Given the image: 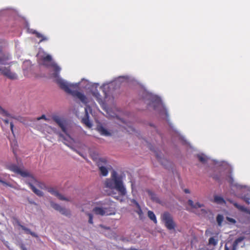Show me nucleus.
<instances>
[{"instance_id": "obj_1", "label": "nucleus", "mask_w": 250, "mask_h": 250, "mask_svg": "<svg viewBox=\"0 0 250 250\" xmlns=\"http://www.w3.org/2000/svg\"><path fill=\"white\" fill-rule=\"evenodd\" d=\"M125 175L124 173L117 172L113 170L111 174L110 178L105 179L104 185L106 188L111 189H115L118 192V195L114 192L111 195L116 199L119 200L121 197L126 194L127 191L124 183V180Z\"/></svg>"}, {"instance_id": "obj_2", "label": "nucleus", "mask_w": 250, "mask_h": 250, "mask_svg": "<svg viewBox=\"0 0 250 250\" xmlns=\"http://www.w3.org/2000/svg\"><path fill=\"white\" fill-rule=\"evenodd\" d=\"M214 163L217 167H219L220 169L219 175L216 174H213L212 175V177L214 179L218 180L220 177L225 175L227 177V180L232 187H235L237 189L242 190V191H247L250 192V187L240 185L235 182L233 178L230 175L232 171L231 167L227 162L214 161Z\"/></svg>"}, {"instance_id": "obj_3", "label": "nucleus", "mask_w": 250, "mask_h": 250, "mask_svg": "<svg viewBox=\"0 0 250 250\" xmlns=\"http://www.w3.org/2000/svg\"><path fill=\"white\" fill-rule=\"evenodd\" d=\"M57 83L61 88L64 90L66 93L71 94L74 97L77 98L84 104L87 103L86 97L83 93L77 90L79 87V83L75 84L67 83L62 79H58Z\"/></svg>"}, {"instance_id": "obj_4", "label": "nucleus", "mask_w": 250, "mask_h": 250, "mask_svg": "<svg viewBox=\"0 0 250 250\" xmlns=\"http://www.w3.org/2000/svg\"><path fill=\"white\" fill-rule=\"evenodd\" d=\"M8 169L11 171L20 174L23 177H27L26 183L29 185L32 191L38 196L42 197L43 195V193L42 191L38 189L34 186L33 184H36L38 181L34 178V177L30 174V173L26 170H24L22 168L19 167L15 165L11 164L8 166Z\"/></svg>"}, {"instance_id": "obj_5", "label": "nucleus", "mask_w": 250, "mask_h": 250, "mask_svg": "<svg viewBox=\"0 0 250 250\" xmlns=\"http://www.w3.org/2000/svg\"><path fill=\"white\" fill-rule=\"evenodd\" d=\"M39 63L41 65L45 66L49 68L51 67L53 69V73L52 74L53 77L60 79L59 78V75L61 71V68L57 63L52 61V58L51 55L49 54H44L40 57Z\"/></svg>"}, {"instance_id": "obj_6", "label": "nucleus", "mask_w": 250, "mask_h": 250, "mask_svg": "<svg viewBox=\"0 0 250 250\" xmlns=\"http://www.w3.org/2000/svg\"><path fill=\"white\" fill-rule=\"evenodd\" d=\"M111 203L107 201L101 204L100 206L96 207L93 208V212L97 215L101 216L110 215L114 214L115 213L111 207Z\"/></svg>"}, {"instance_id": "obj_7", "label": "nucleus", "mask_w": 250, "mask_h": 250, "mask_svg": "<svg viewBox=\"0 0 250 250\" xmlns=\"http://www.w3.org/2000/svg\"><path fill=\"white\" fill-rule=\"evenodd\" d=\"M9 60V57L7 55H3L0 57V65L7 64V61ZM0 72L4 76L7 77L10 79L15 80L17 78V75L11 71L10 67H4L1 68L0 67Z\"/></svg>"}, {"instance_id": "obj_8", "label": "nucleus", "mask_w": 250, "mask_h": 250, "mask_svg": "<svg viewBox=\"0 0 250 250\" xmlns=\"http://www.w3.org/2000/svg\"><path fill=\"white\" fill-rule=\"evenodd\" d=\"M94 159L96 161V165L99 167L101 174L103 176H106L108 173V170L110 169L111 166L108 163L105 158H100Z\"/></svg>"}, {"instance_id": "obj_9", "label": "nucleus", "mask_w": 250, "mask_h": 250, "mask_svg": "<svg viewBox=\"0 0 250 250\" xmlns=\"http://www.w3.org/2000/svg\"><path fill=\"white\" fill-rule=\"evenodd\" d=\"M162 220L165 224L166 227L169 230L174 229L175 224L173 220V218L171 215L165 212L162 215Z\"/></svg>"}, {"instance_id": "obj_10", "label": "nucleus", "mask_w": 250, "mask_h": 250, "mask_svg": "<svg viewBox=\"0 0 250 250\" xmlns=\"http://www.w3.org/2000/svg\"><path fill=\"white\" fill-rule=\"evenodd\" d=\"M150 100L154 109H166L165 104L159 97L152 96L150 98Z\"/></svg>"}, {"instance_id": "obj_11", "label": "nucleus", "mask_w": 250, "mask_h": 250, "mask_svg": "<svg viewBox=\"0 0 250 250\" xmlns=\"http://www.w3.org/2000/svg\"><path fill=\"white\" fill-rule=\"evenodd\" d=\"M154 153L157 160L163 166L168 168L169 166L170 165V162L167 160L164 154L158 150H154Z\"/></svg>"}, {"instance_id": "obj_12", "label": "nucleus", "mask_w": 250, "mask_h": 250, "mask_svg": "<svg viewBox=\"0 0 250 250\" xmlns=\"http://www.w3.org/2000/svg\"><path fill=\"white\" fill-rule=\"evenodd\" d=\"M52 118L53 120L60 126L62 131L67 134L66 129L65 127V125L66 123V120L64 118L57 115H53L52 116Z\"/></svg>"}, {"instance_id": "obj_13", "label": "nucleus", "mask_w": 250, "mask_h": 250, "mask_svg": "<svg viewBox=\"0 0 250 250\" xmlns=\"http://www.w3.org/2000/svg\"><path fill=\"white\" fill-rule=\"evenodd\" d=\"M48 191L50 192L51 194L57 197L58 199H59L61 200L66 201H70V200L68 198L64 197L56 189L53 188H48Z\"/></svg>"}, {"instance_id": "obj_14", "label": "nucleus", "mask_w": 250, "mask_h": 250, "mask_svg": "<svg viewBox=\"0 0 250 250\" xmlns=\"http://www.w3.org/2000/svg\"><path fill=\"white\" fill-rule=\"evenodd\" d=\"M97 128L98 132L103 136H109L111 135V133L109 131L101 125H98Z\"/></svg>"}, {"instance_id": "obj_15", "label": "nucleus", "mask_w": 250, "mask_h": 250, "mask_svg": "<svg viewBox=\"0 0 250 250\" xmlns=\"http://www.w3.org/2000/svg\"><path fill=\"white\" fill-rule=\"evenodd\" d=\"M88 110H85V115L84 117L82 118V122L86 126L90 128L92 126V125L90 122L89 120V116L88 115Z\"/></svg>"}, {"instance_id": "obj_16", "label": "nucleus", "mask_w": 250, "mask_h": 250, "mask_svg": "<svg viewBox=\"0 0 250 250\" xmlns=\"http://www.w3.org/2000/svg\"><path fill=\"white\" fill-rule=\"evenodd\" d=\"M197 158L200 162L203 164H206L209 160V159L204 154H199L197 155Z\"/></svg>"}, {"instance_id": "obj_17", "label": "nucleus", "mask_w": 250, "mask_h": 250, "mask_svg": "<svg viewBox=\"0 0 250 250\" xmlns=\"http://www.w3.org/2000/svg\"><path fill=\"white\" fill-rule=\"evenodd\" d=\"M188 204L192 208H201L204 207V205L203 204H201L199 202H197L196 203H194V202L191 200H188Z\"/></svg>"}, {"instance_id": "obj_18", "label": "nucleus", "mask_w": 250, "mask_h": 250, "mask_svg": "<svg viewBox=\"0 0 250 250\" xmlns=\"http://www.w3.org/2000/svg\"><path fill=\"white\" fill-rule=\"evenodd\" d=\"M169 125L170 127L173 129V130L175 132V135L179 138V140H180L183 143H184L186 144H188L187 141L185 140V137L182 136L179 132L175 130L173 128V126L171 124H169Z\"/></svg>"}, {"instance_id": "obj_19", "label": "nucleus", "mask_w": 250, "mask_h": 250, "mask_svg": "<svg viewBox=\"0 0 250 250\" xmlns=\"http://www.w3.org/2000/svg\"><path fill=\"white\" fill-rule=\"evenodd\" d=\"M33 34H35L36 37H37L38 38H41V40H40V42H39V43H40L42 42L46 41L48 40L47 37L44 36V35H42V34H41L40 33H39L36 31H35L33 32Z\"/></svg>"}, {"instance_id": "obj_20", "label": "nucleus", "mask_w": 250, "mask_h": 250, "mask_svg": "<svg viewBox=\"0 0 250 250\" xmlns=\"http://www.w3.org/2000/svg\"><path fill=\"white\" fill-rule=\"evenodd\" d=\"M131 202L133 204H134V205H135V206H136L137 209V210H136V212L138 214V215L140 216V217H141V215L142 214H143V212H142V210L141 208V207L139 205V204H138V203L134 199H132L131 200Z\"/></svg>"}, {"instance_id": "obj_21", "label": "nucleus", "mask_w": 250, "mask_h": 250, "mask_svg": "<svg viewBox=\"0 0 250 250\" xmlns=\"http://www.w3.org/2000/svg\"><path fill=\"white\" fill-rule=\"evenodd\" d=\"M214 201L218 204H223L225 203L224 199L221 196L215 195L214 197Z\"/></svg>"}, {"instance_id": "obj_22", "label": "nucleus", "mask_w": 250, "mask_h": 250, "mask_svg": "<svg viewBox=\"0 0 250 250\" xmlns=\"http://www.w3.org/2000/svg\"><path fill=\"white\" fill-rule=\"evenodd\" d=\"M59 212L67 217H70L71 216V212L70 210L63 207L62 208Z\"/></svg>"}, {"instance_id": "obj_23", "label": "nucleus", "mask_w": 250, "mask_h": 250, "mask_svg": "<svg viewBox=\"0 0 250 250\" xmlns=\"http://www.w3.org/2000/svg\"><path fill=\"white\" fill-rule=\"evenodd\" d=\"M92 95L93 96H94L96 98L98 102L100 104H102L104 103L103 100L102 98H101V96H100V94L97 91H94L92 92Z\"/></svg>"}, {"instance_id": "obj_24", "label": "nucleus", "mask_w": 250, "mask_h": 250, "mask_svg": "<svg viewBox=\"0 0 250 250\" xmlns=\"http://www.w3.org/2000/svg\"><path fill=\"white\" fill-rule=\"evenodd\" d=\"M148 216L155 223H157V219L155 216V215L152 211H148Z\"/></svg>"}, {"instance_id": "obj_25", "label": "nucleus", "mask_w": 250, "mask_h": 250, "mask_svg": "<svg viewBox=\"0 0 250 250\" xmlns=\"http://www.w3.org/2000/svg\"><path fill=\"white\" fill-rule=\"evenodd\" d=\"M218 240L217 239H215L214 237H210L208 240V244L210 245H212L213 246H215L218 244Z\"/></svg>"}, {"instance_id": "obj_26", "label": "nucleus", "mask_w": 250, "mask_h": 250, "mask_svg": "<svg viewBox=\"0 0 250 250\" xmlns=\"http://www.w3.org/2000/svg\"><path fill=\"white\" fill-rule=\"evenodd\" d=\"M50 205L52 208H53L54 209L58 211L59 212H60L62 208V207L60 205L52 202H51Z\"/></svg>"}, {"instance_id": "obj_27", "label": "nucleus", "mask_w": 250, "mask_h": 250, "mask_svg": "<svg viewBox=\"0 0 250 250\" xmlns=\"http://www.w3.org/2000/svg\"><path fill=\"white\" fill-rule=\"evenodd\" d=\"M224 220V216L221 214H218L216 217V221L219 226H222V223Z\"/></svg>"}, {"instance_id": "obj_28", "label": "nucleus", "mask_w": 250, "mask_h": 250, "mask_svg": "<svg viewBox=\"0 0 250 250\" xmlns=\"http://www.w3.org/2000/svg\"><path fill=\"white\" fill-rule=\"evenodd\" d=\"M148 194L149 196L151 197V199L156 202L159 201L158 198L157 197L156 195L153 193L152 191L148 190Z\"/></svg>"}, {"instance_id": "obj_29", "label": "nucleus", "mask_w": 250, "mask_h": 250, "mask_svg": "<svg viewBox=\"0 0 250 250\" xmlns=\"http://www.w3.org/2000/svg\"><path fill=\"white\" fill-rule=\"evenodd\" d=\"M244 239V237L241 236L237 238L233 243V247H237L239 243L241 242Z\"/></svg>"}, {"instance_id": "obj_30", "label": "nucleus", "mask_w": 250, "mask_h": 250, "mask_svg": "<svg viewBox=\"0 0 250 250\" xmlns=\"http://www.w3.org/2000/svg\"><path fill=\"white\" fill-rule=\"evenodd\" d=\"M233 205L236 208H237L239 210L245 212L247 211V209L244 206L239 205L237 203H234Z\"/></svg>"}, {"instance_id": "obj_31", "label": "nucleus", "mask_w": 250, "mask_h": 250, "mask_svg": "<svg viewBox=\"0 0 250 250\" xmlns=\"http://www.w3.org/2000/svg\"><path fill=\"white\" fill-rule=\"evenodd\" d=\"M242 198L247 204H250V195H249L248 193L247 195L245 194L242 196Z\"/></svg>"}, {"instance_id": "obj_32", "label": "nucleus", "mask_w": 250, "mask_h": 250, "mask_svg": "<svg viewBox=\"0 0 250 250\" xmlns=\"http://www.w3.org/2000/svg\"><path fill=\"white\" fill-rule=\"evenodd\" d=\"M0 114L2 117H11L10 114L7 112V110H0Z\"/></svg>"}, {"instance_id": "obj_33", "label": "nucleus", "mask_w": 250, "mask_h": 250, "mask_svg": "<svg viewBox=\"0 0 250 250\" xmlns=\"http://www.w3.org/2000/svg\"><path fill=\"white\" fill-rule=\"evenodd\" d=\"M104 111L106 113V116H107V115H108L109 118H112V117H114V115L111 114H113L112 112L113 110H104Z\"/></svg>"}, {"instance_id": "obj_34", "label": "nucleus", "mask_w": 250, "mask_h": 250, "mask_svg": "<svg viewBox=\"0 0 250 250\" xmlns=\"http://www.w3.org/2000/svg\"><path fill=\"white\" fill-rule=\"evenodd\" d=\"M226 219L228 222H229L231 224H234L236 223L235 220L233 218L229 217H227Z\"/></svg>"}, {"instance_id": "obj_35", "label": "nucleus", "mask_w": 250, "mask_h": 250, "mask_svg": "<svg viewBox=\"0 0 250 250\" xmlns=\"http://www.w3.org/2000/svg\"><path fill=\"white\" fill-rule=\"evenodd\" d=\"M87 215L88 216L89 219H88V222L90 224H93V215L92 214L87 213Z\"/></svg>"}, {"instance_id": "obj_36", "label": "nucleus", "mask_w": 250, "mask_h": 250, "mask_svg": "<svg viewBox=\"0 0 250 250\" xmlns=\"http://www.w3.org/2000/svg\"><path fill=\"white\" fill-rule=\"evenodd\" d=\"M0 183L5 186L13 187L11 185L0 179Z\"/></svg>"}, {"instance_id": "obj_37", "label": "nucleus", "mask_w": 250, "mask_h": 250, "mask_svg": "<svg viewBox=\"0 0 250 250\" xmlns=\"http://www.w3.org/2000/svg\"><path fill=\"white\" fill-rule=\"evenodd\" d=\"M21 228L25 231V232L27 234H29V233L31 231V230L27 228H26L25 227L23 226H22L21 225Z\"/></svg>"}, {"instance_id": "obj_38", "label": "nucleus", "mask_w": 250, "mask_h": 250, "mask_svg": "<svg viewBox=\"0 0 250 250\" xmlns=\"http://www.w3.org/2000/svg\"><path fill=\"white\" fill-rule=\"evenodd\" d=\"M92 159L96 163V161L94 159V158H96V159H100V158H103V157H100L98 156V155L96 153H93L92 154Z\"/></svg>"}, {"instance_id": "obj_39", "label": "nucleus", "mask_w": 250, "mask_h": 250, "mask_svg": "<svg viewBox=\"0 0 250 250\" xmlns=\"http://www.w3.org/2000/svg\"><path fill=\"white\" fill-rule=\"evenodd\" d=\"M13 128H14V125H13V124L12 122H11L10 123V129H11V130L12 131V134L14 135V132Z\"/></svg>"}, {"instance_id": "obj_40", "label": "nucleus", "mask_w": 250, "mask_h": 250, "mask_svg": "<svg viewBox=\"0 0 250 250\" xmlns=\"http://www.w3.org/2000/svg\"><path fill=\"white\" fill-rule=\"evenodd\" d=\"M41 119H44L46 121H48V119H47L44 115H42L41 117L38 118V120H40Z\"/></svg>"}, {"instance_id": "obj_41", "label": "nucleus", "mask_w": 250, "mask_h": 250, "mask_svg": "<svg viewBox=\"0 0 250 250\" xmlns=\"http://www.w3.org/2000/svg\"><path fill=\"white\" fill-rule=\"evenodd\" d=\"M30 234H31L32 236L34 237H36L37 238L38 236V235L35 233V232H32V231H30V232L29 233Z\"/></svg>"}, {"instance_id": "obj_42", "label": "nucleus", "mask_w": 250, "mask_h": 250, "mask_svg": "<svg viewBox=\"0 0 250 250\" xmlns=\"http://www.w3.org/2000/svg\"><path fill=\"white\" fill-rule=\"evenodd\" d=\"M128 129L126 128V129L127 130V131L131 132V131H133L134 130V129L132 127H131L130 126H128Z\"/></svg>"}, {"instance_id": "obj_43", "label": "nucleus", "mask_w": 250, "mask_h": 250, "mask_svg": "<svg viewBox=\"0 0 250 250\" xmlns=\"http://www.w3.org/2000/svg\"><path fill=\"white\" fill-rule=\"evenodd\" d=\"M162 112L161 113L162 114H164L165 115L166 117L167 118L168 116L167 113V112H166V110H161Z\"/></svg>"}, {"instance_id": "obj_44", "label": "nucleus", "mask_w": 250, "mask_h": 250, "mask_svg": "<svg viewBox=\"0 0 250 250\" xmlns=\"http://www.w3.org/2000/svg\"><path fill=\"white\" fill-rule=\"evenodd\" d=\"M2 119L6 124H8L9 123V121L7 119L2 118Z\"/></svg>"}, {"instance_id": "obj_45", "label": "nucleus", "mask_w": 250, "mask_h": 250, "mask_svg": "<svg viewBox=\"0 0 250 250\" xmlns=\"http://www.w3.org/2000/svg\"><path fill=\"white\" fill-rule=\"evenodd\" d=\"M59 135L60 137L62 138L64 140H66V139L65 138V137H64V136L63 135V134L62 133H59Z\"/></svg>"}, {"instance_id": "obj_46", "label": "nucleus", "mask_w": 250, "mask_h": 250, "mask_svg": "<svg viewBox=\"0 0 250 250\" xmlns=\"http://www.w3.org/2000/svg\"><path fill=\"white\" fill-rule=\"evenodd\" d=\"M131 188H132V192H133V190H134V183H133V182L131 181Z\"/></svg>"}, {"instance_id": "obj_47", "label": "nucleus", "mask_w": 250, "mask_h": 250, "mask_svg": "<svg viewBox=\"0 0 250 250\" xmlns=\"http://www.w3.org/2000/svg\"><path fill=\"white\" fill-rule=\"evenodd\" d=\"M21 250H27L26 248L23 245H21Z\"/></svg>"}, {"instance_id": "obj_48", "label": "nucleus", "mask_w": 250, "mask_h": 250, "mask_svg": "<svg viewBox=\"0 0 250 250\" xmlns=\"http://www.w3.org/2000/svg\"><path fill=\"white\" fill-rule=\"evenodd\" d=\"M70 148L73 150L74 151H76L77 153H78L79 155L82 156V155L79 152H78L77 150H76L75 149H74V148L72 147H70Z\"/></svg>"}, {"instance_id": "obj_49", "label": "nucleus", "mask_w": 250, "mask_h": 250, "mask_svg": "<svg viewBox=\"0 0 250 250\" xmlns=\"http://www.w3.org/2000/svg\"><path fill=\"white\" fill-rule=\"evenodd\" d=\"M184 191L186 193H190V191H189V190L188 189H187V188L185 189H184Z\"/></svg>"}, {"instance_id": "obj_50", "label": "nucleus", "mask_w": 250, "mask_h": 250, "mask_svg": "<svg viewBox=\"0 0 250 250\" xmlns=\"http://www.w3.org/2000/svg\"><path fill=\"white\" fill-rule=\"evenodd\" d=\"M29 203L32 204H36L33 201H29Z\"/></svg>"}, {"instance_id": "obj_51", "label": "nucleus", "mask_w": 250, "mask_h": 250, "mask_svg": "<svg viewBox=\"0 0 250 250\" xmlns=\"http://www.w3.org/2000/svg\"><path fill=\"white\" fill-rule=\"evenodd\" d=\"M225 250H229V249L226 246H225Z\"/></svg>"}, {"instance_id": "obj_52", "label": "nucleus", "mask_w": 250, "mask_h": 250, "mask_svg": "<svg viewBox=\"0 0 250 250\" xmlns=\"http://www.w3.org/2000/svg\"><path fill=\"white\" fill-rule=\"evenodd\" d=\"M236 247H233V245H232V250H236Z\"/></svg>"}, {"instance_id": "obj_53", "label": "nucleus", "mask_w": 250, "mask_h": 250, "mask_svg": "<svg viewBox=\"0 0 250 250\" xmlns=\"http://www.w3.org/2000/svg\"><path fill=\"white\" fill-rule=\"evenodd\" d=\"M167 117H168V116ZM166 118L167 120V121H168V119H167V118L166 117Z\"/></svg>"}, {"instance_id": "obj_54", "label": "nucleus", "mask_w": 250, "mask_h": 250, "mask_svg": "<svg viewBox=\"0 0 250 250\" xmlns=\"http://www.w3.org/2000/svg\"><path fill=\"white\" fill-rule=\"evenodd\" d=\"M0 109H3L0 106Z\"/></svg>"}]
</instances>
